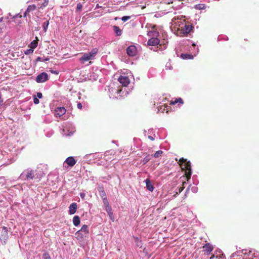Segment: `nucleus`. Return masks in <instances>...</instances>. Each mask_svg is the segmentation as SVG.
Instances as JSON below:
<instances>
[{
    "label": "nucleus",
    "mask_w": 259,
    "mask_h": 259,
    "mask_svg": "<svg viewBox=\"0 0 259 259\" xmlns=\"http://www.w3.org/2000/svg\"><path fill=\"white\" fill-rule=\"evenodd\" d=\"M178 163L180 165L182 170L185 171L186 180L188 181L190 179L192 175L191 165L190 161H187L186 159L181 158L179 160Z\"/></svg>",
    "instance_id": "1"
},
{
    "label": "nucleus",
    "mask_w": 259,
    "mask_h": 259,
    "mask_svg": "<svg viewBox=\"0 0 259 259\" xmlns=\"http://www.w3.org/2000/svg\"><path fill=\"white\" fill-rule=\"evenodd\" d=\"M36 170L27 169L25 170L20 175V178L24 180H32L33 179L39 178L38 176L36 173Z\"/></svg>",
    "instance_id": "2"
},
{
    "label": "nucleus",
    "mask_w": 259,
    "mask_h": 259,
    "mask_svg": "<svg viewBox=\"0 0 259 259\" xmlns=\"http://www.w3.org/2000/svg\"><path fill=\"white\" fill-rule=\"evenodd\" d=\"M98 50L97 48L93 49L90 52L85 53L80 59L81 61H88L93 59L97 54Z\"/></svg>",
    "instance_id": "3"
},
{
    "label": "nucleus",
    "mask_w": 259,
    "mask_h": 259,
    "mask_svg": "<svg viewBox=\"0 0 259 259\" xmlns=\"http://www.w3.org/2000/svg\"><path fill=\"white\" fill-rule=\"evenodd\" d=\"M193 27L190 25H185L184 27L182 28L179 32L180 36H186L192 29Z\"/></svg>",
    "instance_id": "4"
},
{
    "label": "nucleus",
    "mask_w": 259,
    "mask_h": 259,
    "mask_svg": "<svg viewBox=\"0 0 259 259\" xmlns=\"http://www.w3.org/2000/svg\"><path fill=\"white\" fill-rule=\"evenodd\" d=\"M49 79L48 75L47 73L42 72L39 74L36 78V81L38 83L44 82Z\"/></svg>",
    "instance_id": "5"
},
{
    "label": "nucleus",
    "mask_w": 259,
    "mask_h": 259,
    "mask_svg": "<svg viewBox=\"0 0 259 259\" xmlns=\"http://www.w3.org/2000/svg\"><path fill=\"white\" fill-rule=\"evenodd\" d=\"M203 251L206 255H209L213 249L212 244L207 243L202 246Z\"/></svg>",
    "instance_id": "6"
},
{
    "label": "nucleus",
    "mask_w": 259,
    "mask_h": 259,
    "mask_svg": "<svg viewBox=\"0 0 259 259\" xmlns=\"http://www.w3.org/2000/svg\"><path fill=\"white\" fill-rule=\"evenodd\" d=\"M89 233L88 226L86 225H83L80 230L78 231L76 234L78 235H81L82 236H87Z\"/></svg>",
    "instance_id": "7"
},
{
    "label": "nucleus",
    "mask_w": 259,
    "mask_h": 259,
    "mask_svg": "<svg viewBox=\"0 0 259 259\" xmlns=\"http://www.w3.org/2000/svg\"><path fill=\"white\" fill-rule=\"evenodd\" d=\"M118 81L124 87H127L130 83V79L125 76H120L118 78Z\"/></svg>",
    "instance_id": "8"
},
{
    "label": "nucleus",
    "mask_w": 259,
    "mask_h": 259,
    "mask_svg": "<svg viewBox=\"0 0 259 259\" xmlns=\"http://www.w3.org/2000/svg\"><path fill=\"white\" fill-rule=\"evenodd\" d=\"M160 42L158 37H151L148 41V45L151 46H155L159 44Z\"/></svg>",
    "instance_id": "9"
},
{
    "label": "nucleus",
    "mask_w": 259,
    "mask_h": 259,
    "mask_svg": "<svg viewBox=\"0 0 259 259\" xmlns=\"http://www.w3.org/2000/svg\"><path fill=\"white\" fill-rule=\"evenodd\" d=\"M136 48L134 46H131L126 49V52L128 56H134L136 54Z\"/></svg>",
    "instance_id": "10"
},
{
    "label": "nucleus",
    "mask_w": 259,
    "mask_h": 259,
    "mask_svg": "<svg viewBox=\"0 0 259 259\" xmlns=\"http://www.w3.org/2000/svg\"><path fill=\"white\" fill-rule=\"evenodd\" d=\"M55 111L56 116L60 117L66 113V110L64 107H57Z\"/></svg>",
    "instance_id": "11"
},
{
    "label": "nucleus",
    "mask_w": 259,
    "mask_h": 259,
    "mask_svg": "<svg viewBox=\"0 0 259 259\" xmlns=\"http://www.w3.org/2000/svg\"><path fill=\"white\" fill-rule=\"evenodd\" d=\"M65 162L70 166H73L76 161L73 157L70 156L68 157L65 161Z\"/></svg>",
    "instance_id": "12"
},
{
    "label": "nucleus",
    "mask_w": 259,
    "mask_h": 259,
    "mask_svg": "<svg viewBox=\"0 0 259 259\" xmlns=\"http://www.w3.org/2000/svg\"><path fill=\"white\" fill-rule=\"evenodd\" d=\"M104 205L105 207L106 210L107 212L108 213L109 215H113V212L112 211V208L109 205L108 201H105V202H103Z\"/></svg>",
    "instance_id": "13"
},
{
    "label": "nucleus",
    "mask_w": 259,
    "mask_h": 259,
    "mask_svg": "<svg viewBox=\"0 0 259 259\" xmlns=\"http://www.w3.org/2000/svg\"><path fill=\"white\" fill-rule=\"evenodd\" d=\"M77 205L76 203H72L70 204L69 206V213L70 214H74L77 209Z\"/></svg>",
    "instance_id": "14"
},
{
    "label": "nucleus",
    "mask_w": 259,
    "mask_h": 259,
    "mask_svg": "<svg viewBox=\"0 0 259 259\" xmlns=\"http://www.w3.org/2000/svg\"><path fill=\"white\" fill-rule=\"evenodd\" d=\"M148 35L151 37H158L159 33L157 30H152L148 31Z\"/></svg>",
    "instance_id": "15"
},
{
    "label": "nucleus",
    "mask_w": 259,
    "mask_h": 259,
    "mask_svg": "<svg viewBox=\"0 0 259 259\" xmlns=\"http://www.w3.org/2000/svg\"><path fill=\"white\" fill-rule=\"evenodd\" d=\"M145 182L146 183L147 189L149 191L152 192L154 190V187L152 185V184L151 183L150 180L148 179H147L145 180Z\"/></svg>",
    "instance_id": "16"
},
{
    "label": "nucleus",
    "mask_w": 259,
    "mask_h": 259,
    "mask_svg": "<svg viewBox=\"0 0 259 259\" xmlns=\"http://www.w3.org/2000/svg\"><path fill=\"white\" fill-rule=\"evenodd\" d=\"M100 195L103 199V202H105V201H108V200L106 197V194L105 191L104 189L102 188V189L99 191Z\"/></svg>",
    "instance_id": "17"
},
{
    "label": "nucleus",
    "mask_w": 259,
    "mask_h": 259,
    "mask_svg": "<svg viewBox=\"0 0 259 259\" xmlns=\"http://www.w3.org/2000/svg\"><path fill=\"white\" fill-rule=\"evenodd\" d=\"M38 41V39L37 37H36L35 39L30 43L29 46L30 48L32 49H34L35 48H36L37 46Z\"/></svg>",
    "instance_id": "18"
},
{
    "label": "nucleus",
    "mask_w": 259,
    "mask_h": 259,
    "mask_svg": "<svg viewBox=\"0 0 259 259\" xmlns=\"http://www.w3.org/2000/svg\"><path fill=\"white\" fill-rule=\"evenodd\" d=\"M80 223V218L78 215H75L73 218V223L75 226H77Z\"/></svg>",
    "instance_id": "19"
},
{
    "label": "nucleus",
    "mask_w": 259,
    "mask_h": 259,
    "mask_svg": "<svg viewBox=\"0 0 259 259\" xmlns=\"http://www.w3.org/2000/svg\"><path fill=\"white\" fill-rule=\"evenodd\" d=\"M113 28L117 36H120L121 35L122 31L118 26L114 25L113 26Z\"/></svg>",
    "instance_id": "20"
},
{
    "label": "nucleus",
    "mask_w": 259,
    "mask_h": 259,
    "mask_svg": "<svg viewBox=\"0 0 259 259\" xmlns=\"http://www.w3.org/2000/svg\"><path fill=\"white\" fill-rule=\"evenodd\" d=\"M178 103L183 104L184 103V102L182 98H179L178 99H175L174 101H171L170 102V104L175 105Z\"/></svg>",
    "instance_id": "21"
},
{
    "label": "nucleus",
    "mask_w": 259,
    "mask_h": 259,
    "mask_svg": "<svg viewBox=\"0 0 259 259\" xmlns=\"http://www.w3.org/2000/svg\"><path fill=\"white\" fill-rule=\"evenodd\" d=\"M50 60L49 57H47L45 58H41L40 57H38L36 59V62H44V61H48Z\"/></svg>",
    "instance_id": "22"
},
{
    "label": "nucleus",
    "mask_w": 259,
    "mask_h": 259,
    "mask_svg": "<svg viewBox=\"0 0 259 259\" xmlns=\"http://www.w3.org/2000/svg\"><path fill=\"white\" fill-rule=\"evenodd\" d=\"M36 9V7L35 5H29L27 10V12H31V11H33L34 10H35V9Z\"/></svg>",
    "instance_id": "23"
},
{
    "label": "nucleus",
    "mask_w": 259,
    "mask_h": 259,
    "mask_svg": "<svg viewBox=\"0 0 259 259\" xmlns=\"http://www.w3.org/2000/svg\"><path fill=\"white\" fill-rule=\"evenodd\" d=\"M49 4L48 0H44L43 3L41 4L39 8L42 9L44 8L47 7Z\"/></svg>",
    "instance_id": "24"
},
{
    "label": "nucleus",
    "mask_w": 259,
    "mask_h": 259,
    "mask_svg": "<svg viewBox=\"0 0 259 259\" xmlns=\"http://www.w3.org/2000/svg\"><path fill=\"white\" fill-rule=\"evenodd\" d=\"M49 24V21H47L43 23L42 27L45 32L47 31L48 25Z\"/></svg>",
    "instance_id": "25"
},
{
    "label": "nucleus",
    "mask_w": 259,
    "mask_h": 259,
    "mask_svg": "<svg viewBox=\"0 0 259 259\" xmlns=\"http://www.w3.org/2000/svg\"><path fill=\"white\" fill-rule=\"evenodd\" d=\"M181 57L183 58V59H192L193 58V56L192 55H190V54H182L181 55Z\"/></svg>",
    "instance_id": "26"
},
{
    "label": "nucleus",
    "mask_w": 259,
    "mask_h": 259,
    "mask_svg": "<svg viewBox=\"0 0 259 259\" xmlns=\"http://www.w3.org/2000/svg\"><path fill=\"white\" fill-rule=\"evenodd\" d=\"M162 152H163L161 150H158V151H156L155 153V154H154V157L155 158H158V157L161 156Z\"/></svg>",
    "instance_id": "27"
},
{
    "label": "nucleus",
    "mask_w": 259,
    "mask_h": 259,
    "mask_svg": "<svg viewBox=\"0 0 259 259\" xmlns=\"http://www.w3.org/2000/svg\"><path fill=\"white\" fill-rule=\"evenodd\" d=\"M43 257L44 259H51L50 255L48 252H45V253H44Z\"/></svg>",
    "instance_id": "28"
},
{
    "label": "nucleus",
    "mask_w": 259,
    "mask_h": 259,
    "mask_svg": "<svg viewBox=\"0 0 259 259\" xmlns=\"http://www.w3.org/2000/svg\"><path fill=\"white\" fill-rule=\"evenodd\" d=\"M215 257L218 259H225V256L223 253L216 255Z\"/></svg>",
    "instance_id": "29"
},
{
    "label": "nucleus",
    "mask_w": 259,
    "mask_h": 259,
    "mask_svg": "<svg viewBox=\"0 0 259 259\" xmlns=\"http://www.w3.org/2000/svg\"><path fill=\"white\" fill-rule=\"evenodd\" d=\"M131 18V16H123L122 17L121 20L123 22H125Z\"/></svg>",
    "instance_id": "30"
},
{
    "label": "nucleus",
    "mask_w": 259,
    "mask_h": 259,
    "mask_svg": "<svg viewBox=\"0 0 259 259\" xmlns=\"http://www.w3.org/2000/svg\"><path fill=\"white\" fill-rule=\"evenodd\" d=\"M33 102L35 104H38L39 103L38 99L36 98L35 96L34 97Z\"/></svg>",
    "instance_id": "31"
},
{
    "label": "nucleus",
    "mask_w": 259,
    "mask_h": 259,
    "mask_svg": "<svg viewBox=\"0 0 259 259\" xmlns=\"http://www.w3.org/2000/svg\"><path fill=\"white\" fill-rule=\"evenodd\" d=\"M82 9V5L80 3H79L77 5L76 9L77 10L80 11Z\"/></svg>",
    "instance_id": "32"
},
{
    "label": "nucleus",
    "mask_w": 259,
    "mask_h": 259,
    "mask_svg": "<svg viewBox=\"0 0 259 259\" xmlns=\"http://www.w3.org/2000/svg\"><path fill=\"white\" fill-rule=\"evenodd\" d=\"M42 95L41 93H40V92L37 93L36 98L40 99L42 98Z\"/></svg>",
    "instance_id": "33"
},
{
    "label": "nucleus",
    "mask_w": 259,
    "mask_h": 259,
    "mask_svg": "<svg viewBox=\"0 0 259 259\" xmlns=\"http://www.w3.org/2000/svg\"><path fill=\"white\" fill-rule=\"evenodd\" d=\"M150 160V158L146 157L143 159L144 163H146Z\"/></svg>",
    "instance_id": "34"
},
{
    "label": "nucleus",
    "mask_w": 259,
    "mask_h": 259,
    "mask_svg": "<svg viewBox=\"0 0 259 259\" xmlns=\"http://www.w3.org/2000/svg\"><path fill=\"white\" fill-rule=\"evenodd\" d=\"M77 108H78L79 109H80V110L82 109V106L81 103H80V102H78V103H77Z\"/></svg>",
    "instance_id": "35"
},
{
    "label": "nucleus",
    "mask_w": 259,
    "mask_h": 259,
    "mask_svg": "<svg viewBox=\"0 0 259 259\" xmlns=\"http://www.w3.org/2000/svg\"><path fill=\"white\" fill-rule=\"evenodd\" d=\"M28 52H25V54H28L29 53H32L33 52V49L30 48V49L27 51Z\"/></svg>",
    "instance_id": "36"
},
{
    "label": "nucleus",
    "mask_w": 259,
    "mask_h": 259,
    "mask_svg": "<svg viewBox=\"0 0 259 259\" xmlns=\"http://www.w3.org/2000/svg\"><path fill=\"white\" fill-rule=\"evenodd\" d=\"M29 12H27V10H26L24 14V17H25L27 15L29 14Z\"/></svg>",
    "instance_id": "37"
},
{
    "label": "nucleus",
    "mask_w": 259,
    "mask_h": 259,
    "mask_svg": "<svg viewBox=\"0 0 259 259\" xmlns=\"http://www.w3.org/2000/svg\"><path fill=\"white\" fill-rule=\"evenodd\" d=\"M151 28L153 30H156V26L155 25H151Z\"/></svg>",
    "instance_id": "38"
},
{
    "label": "nucleus",
    "mask_w": 259,
    "mask_h": 259,
    "mask_svg": "<svg viewBox=\"0 0 259 259\" xmlns=\"http://www.w3.org/2000/svg\"><path fill=\"white\" fill-rule=\"evenodd\" d=\"M148 138L151 140V141H153L154 140V138L152 137V136H148Z\"/></svg>",
    "instance_id": "39"
},
{
    "label": "nucleus",
    "mask_w": 259,
    "mask_h": 259,
    "mask_svg": "<svg viewBox=\"0 0 259 259\" xmlns=\"http://www.w3.org/2000/svg\"><path fill=\"white\" fill-rule=\"evenodd\" d=\"M183 189H184V187H180L179 188V192L181 193L183 190Z\"/></svg>",
    "instance_id": "40"
},
{
    "label": "nucleus",
    "mask_w": 259,
    "mask_h": 259,
    "mask_svg": "<svg viewBox=\"0 0 259 259\" xmlns=\"http://www.w3.org/2000/svg\"><path fill=\"white\" fill-rule=\"evenodd\" d=\"M110 218V219L111 220H112V221H114V219H113V215H109Z\"/></svg>",
    "instance_id": "41"
},
{
    "label": "nucleus",
    "mask_w": 259,
    "mask_h": 259,
    "mask_svg": "<svg viewBox=\"0 0 259 259\" xmlns=\"http://www.w3.org/2000/svg\"><path fill=\"white\" fill-rule=\"evenodd\" d=\"M216 255L214 254H212L211 256L210 257V259H213Z\"/></svg>",
    "instance_id": "42"
},
{
    "label": "nucleus",
    "mask_w": 259,
    "mask_h": 259,
    "mask_svg": "<svg viewBox=\"0 0 259 259\" xmlns=\"http://www.w3.org/2000/svg\"><path fill=\"white\" fill-rule=\"evenodd\" d=\"M53 73H56V74H58V73H57V71H54V72H53Z\"/></svg>",
    "instance_id": "43"
}]
</instances>
